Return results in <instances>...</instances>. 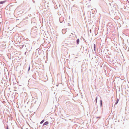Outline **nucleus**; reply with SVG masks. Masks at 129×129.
<instances>
[{"mask_svg": "<svg viewBox=\"0 0 129 129\" xmlns=\"http://www.w3.org/2000/svg\"><path fill=\"white\" fill-rule=\"evenodd\" d=\"M7 129H9L8 128V126H7Z\"/></svg>", "mask_w": 129, "mask_h": 129, "instance_id": "obj_8", "label": "nucleus"}, {"mask_svg": "<svg viewBox=\"0 0 129 129\" xmlns=\"http://www.w3.org/2000/svg\"><path fill=\"white\" fill-rule=\"evenodd\" d=\"M94 50H95V44H94Z\"/></svg>", "mask_w": 129, "mask_h": 129, "instance_id": "obj_6", "label": "nucleus"}, {"mask_svg": "<svg viewBox=\"0 0 129 129\" xmlns=\"http://www.w3.org/2000/svg\"><path fill=\"white\" fill-rule=\"evenodd\" d=\"M118 101H119V99H117V100L116 102L115 103V104H116L118 103Z\"/></svg>", "mask_w": 129, "mask_h": 129, "instance_id": "obj_5", "label": "nucleus"}, {"mask_svg": "<svg viewBox=\"0 0 129 129\" xmlns=\"http://www.w3.org/2000/svg\"><path fill=\"white\" fill-rule=\"evenodd\" d=\"M48 124V121H46L44 123L43 125H47V124Z\"/></svg>", "mask_w": 129, "mask_h": 129, "instance_id": "obj_1", "label": "nucleus"}, {"mask_svg": "<svg viewBox=\"0 0 129 129\" xmlns=\"http://www.w3.org/2000/svg\"><path fill=\"white\" fill-rule=\"evenodd\" d=\"M44 120H42V121H41V122L40 123L41 124L42 123L44 122Z\"/></svg>", "mask_w": 129, "mask_h": 129, "instance_id": "obj_4", "label": "nucleus"}, {"mask_svg": "<svg viewBox=\"0 0 129 129\" xmlns=\"http://www.w3.org/2000/svg\"><path fill=\"white\" fill-rule=\"evenodd\" d=\"M28 69H29V70L30 69V67H29Z\"/></svg>", "mask_w": 129, "mask_h": 129, "instance_id": "obj_9", "label": "nucleus"}, {"mask_svg": "<svg viewBox=\"0 0 129 129\" xmlns=\"http://www.w3.org/2000/svg\"><path fill=\"white\" fill-rule=\"evenodd\" d=\"M5 2L4 1H1L0 2V4H3L5 3Z\"/></svg>", "mask_w": 129, "mask_h": 129, "instance_id": "obj_3", "label": "nucleus"}, {"mask_svg": "<svg viewBox=\"0 0 129 129\" xmlns=\"http://www.w3.org/2000/svg\"><path fill=\"white\" fill-rule=\"evenodd\" d=\"M76 42L77 44H79V39H77V40Z\"/></svg>", "mask_w": 129, "mask_h": 129, "instance_id": "obj_2", "label": "nucleus"}, {"mask_svg": "<svg viewBox=\"0 0 129 129\" xmlns=\"http://www.w3.org/2000/svg\"><path fill=\"white\" fill-rule=\"evenodd\" d=\"M95 100H96V102H97V98H96Z\"/></svg>", "mask_w": 129, "mask_h": 129, "instance_id": "obj_7", "label": "nucleus"}]
</instances>
